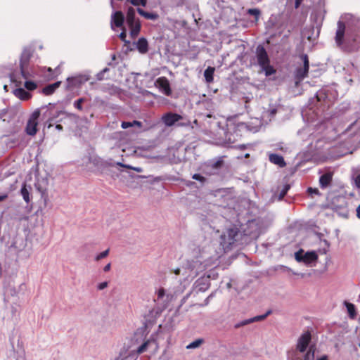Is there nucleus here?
<instances>
[{
	"label": "nucleus",
	"mask_w": 360,
	"mask_h": 360,
	"mask_svg": "<svg viewBox=\"0 0 360 360\" xmlns=\"http://www.w3.org/2000/svg\"><path fill=\"white\" fill-rule=\"evenodd\" d=\"M218 258L219 256L216 254L208 256L205 252H202L199 257L187 262L185 273L183 275L185 276L186 279H192L197 276L200 272L214 264Z\"/></svg>",
	"instance_id": "1"
},
{
	"label": "nucleus",
	"mask_w": 360,
	"mask_h": 360,
	"mask_svg": "<svg viewBox=\"0 0 360 360\" xmlns=\"http://www.w3.org/2000/svg\"><path fill=\"white\" fill-rule=\"evenodd\" d=\"M350 16L347 15L341 17L337 24L335 41L337 46L345 51L351 52L354 49L349 46V34L351 32L350 24L348 21Z\"/></svg>",
	"instance_id": "2"
},
{
	"label": "nucleus",
	"mask_w": 360,
	"mask_h": 360,
	"mask_svg": "<svg viewBox=\"0 0 360 360\" xmlns=\"http://www.w3.org/2000/svg\"><path fill=\"white\" fill-rule=\"evenodd\" d=\"M246 243L243 233L236 226L226 228L220 236V245L224 251Z\"/></svg>",
	"instance_id": "3"
},
{
	"label": "nucleus",
	"mask_w": 360,
	"mask_h": 360,
	"mask_svg": "<svg viewBox=\"0 0 360 360\" xmlns=\"http://www.w3.org/2000/svg\"><path fill=\"white\" fill-rule=\"evenodd\" d=\"M311 335L310 332L306 331L299 338L297 344V349L299 353L297 354L298 360H314V349L311 346L307 353L306 351L311 341Z\"/></svg>",
	"instance_id": "4"
},
{
	"label": "nucleus",
	"mask_w": 360,
	"mask_h": 360,
	"mask_svg": "<svg viewBox=\"0 0 360 360\" xmlns=\"http://www.w3.org/2000/svg\"><path fill=\"white\" fill-rule=\"evenodd\" d=\"M263 229L262 219H255L248 221L242 232L244 240H246L245 238L247 236H249L251 239L257 238L263 231Z\"/></svg>",
	"instance_id": "5"
},
{
	"label": "nucleus",
	"mask_w": 360,
	"mask_h": 360,
	"mask_svg": "<svg viewBox=\"0 0 360 360\" xmlns=\"http://www.w3.org/2000/svg\"><path fill=\"white\" fill-rule=\"evenodd\" d=\"M300 58L303 64L302 66L297 67L295 70V77L297 79L296 84H297L298 82L304 79L307 76L309 68V59L307 56L303 54L300 56Z\"/></svg>",
	"instance_id": "6"
},
{
	"label": "nucleus",
	"mask_w": 360,
	"mask_h": 360,
	"mask_svg": "<svg viewBox=\"0 0 360 360\" xmlns=\"http://www.w3.org/2000/svg\"><path fill=\"white\" fill-rule=\"evenodd\" d=\"M31 56L32 51L25 49L22 53L20 63L21 74L25 79H27L30 76L28 71V63Z\"/></svg>",
	"instance_id": "7"
},
{
	"label": "nucleus",
	"mask_w": 360,
	"mask_h": 360,
	"mask_svg": "<svg viewBox=\"0 0 360 360\" xmlns=\"http://www.w3.org/2000/svg\"><path fill=\"white\" fill-rule=\"evenodd\" d=\"M40 112L39 110H35L30 116L27 121V126L25 128L26 133L28 135L34 136L37 131V120L39 117Z\"/></svg>",
	"instance_id": "8"
},
{
	"label": "nucleus",
	"mask_w": 360,
	"mask_h": 360,
	"mask_svg": "<svg viewBox=\"0 0 360 360\" xmlns=\"http://www.w3.org/2000/svg\"><path fill=\"white\" fill-rule=\"evenodd\" d=\"M90 78V76L87 73L77 75L73 77H68L67 79L68 88L79 87Z\"/></svg>",
	"instance_id": "9"
},
{
	"label": "nucleus",
	"mask_w": 360,
	"mask_h": 360,
	"mask_svg": "<svg viewBox=\"0 0 360 360\" xmlns=\"http://www.w3.org/2000/svg\"><path fill=\"white\" fill-rule=\"evenodd\" d=\"M295 257L299 262H302L306 264H310L317 259L318 256L315 252H307L304 254V251L300 250L295 252Z\"/></svg>",
	"instance_id": "10"
},
{
	"label": "nucleus",
	"mask_w": 360,
	"mask_h": 360,
	"mask_svg": "<svg viewBox=\"0 0 360 360\" xmlns=\"http://www.w3.org/2000/svg\"><path fill=\"white\" fill-rule=\"evenodd\" d=\"M256 56L257 63L260 67L266 66V65L270 63L268 54L265 49L261 45L257 47Z\"/></svg>",
	"instance_id": "11"
},
{
	"label": "nucleus",
	"mask_w": 360,
	"mask_h": 360,
	"mask_svg": "<svg viewBox=\"0 0 360 360\" xmlns=\"http://www.w3.org/2000/svg\"><path fill=\"white\" fill-rule=\"evenodd\" d=\"M181 118L182 117L178 114L167 112L162 115V120L166 126L171 127L181 120Z\"/></svg>",
	"instance_id": "12"
},
{
	"label": "nucleus",
	"mask_w": 360,
	"mask_h": 360,
	"mask_svg": "<svg viewBox=\"0 0 360 360\" xmlns=\"http://www.w3.org/2000/svg\"><path fill=\"white\" fill-rule=\"evenodd\" d=\"M156 86L167 96L171 94V89L169 80L165 77H159L155 82Z\"/></svg>",
	"instance_id": "13"
},
{
	"label": "nucleus",
	"mask_w": 360,
	"mask_h": 360,
	"mask_svg": "<svg viewBox=\"0 0 360 360\" xmlns=\"http://www.w3.org/2000/svg\"><path fill=\"white\" fill-rule=\"evenodd\" d=\"M195 288L198 291L205 292L206 291L210 285V276H203L198 278L195 283Z\"/></svg>",
	"instance_id": "14"
},
{
	"label": "nucleus",
	"mask_w": 360,
	"mask_h": 360,
	"mask_svg": "<svg viewBox=\"0 0 360 360\" xmlns=\"http://www.w3.org/2000/svg\"><path fill=\"white\" fill-rule=\"evenodd\" d=\"M124 17L121 11H116L111 15V27L114 29L113 26L120 27L123 25Z\"/></svg>",
	"instance_id": "15"
},
{
	"label": "nucleus",
	"mask_w": 360,
	"mask_h": 360,
	"mask_svg": "<svg viewBox=\"0 0 360 360\" xmlns=\"http://www.w3.org/2000/svg\"><path fill=\"white\" fill-rule=\"evenodd\" d=\"M136 46L139 53L144 54L148 51V43L146 39L141 37L136 43Z\"/></svg>",
	"instance_id": "16"
},
{
	"label": "nucleus",
	"mask_w": 360,
	"mask_h": 360,
	"mask_svg": "<svg viewBox=\"0 0 360 360\" xmlns=\"http://www.w3.org/2000/svg\"><path fill=\"white\" fill-rule=\"evenodd\" d=\"M269 161L275 165H278L280 167H284L286 165L283 158L277 154H270Z\"/></svg>",
	"instance_id": "17"
},
{
	"label": "nucleus",
	"mask_w": 360,
	"mask_h": 360,
	"mask_svg": "<svg viewBox=\"0 0 360 360\" xmlns=\"http://www.w3.org/2000/svg\"><path fill=\"white\" fill-rule=\"evenodd\" d=\"M14 95L20 100L26 101L31 97V94L22 88L13 91Z\"/></svg>",
	"instance_id": "18"
},
{
	"label": "nucleus",
	"mask_w": 360,
	"mask_h": 360,
	"mask_svg": "<svg viewBox=\"0 0 360 360\" xmlns=\"http://www.w3.org/2000/svg\"><path fill=\"white\" fill-rule=\"evenodd\" d=\"M135 10L133 8H129L127 13V22L128 25H132V24L139 22V20L136 19Z\"/></svg>",
	"instance_id": "19"
},
{
	"label": "nucleus",
	"mask_w": 360,
	"mask_h": 360,
	"mask_svg": "<svg viewBox=\"0 0 360 360\" xmlns=\"http://www.w3.org/2000/svg\"><path fill=\"white\" fill-rule=\"evenodd\" d=\"M137 12L139 13V15H141V16H143L145 18L148 19V20H155L159 17L157 13H148V12L143 11L142 8H137Z\"/></svg>",
	"instance_id": "20"
},
{
	"label": "nucleus",
	"mask_w": 360,
	"mask_h": 360,
	"mask_svg": "<svg viewBox=\"0 0 360 360\" xmlns=\"http://www.w3.org/2000/svg\"><path fill=\"white\" fill-rule=\"evenodd\" d=\"M332 180V174L330 173H326L322 176H321L319 179L320 185L322 188L327 187Z\"/></svg>",
	"instance_id": "21"
},
{
	"label": "nucleus",
	"mask_w": 360,
	"mask_h": 360,
	"mask_svg": "<svg viewBox=\"0 0 360 360\" xmlns=\"http://www.w3.org/2000/svg\"><path fill=\"white\" fill-rule=\"evenodd\" d=\"M60 84V82H57L52 84H49L43 89V92L46 95H51L55 91V90L57 88L59 87Z\"/></svg>",
	"instance_id": "22"
},
{
	"label": "nucleus",
	"mask_w": 360,
	"mask_h": 360,
	"mask_svg": "<svg viewBox=\"0 0 360 360\" xmlns=\"http://www.w3.org/2000/svg\"><path fill=\"white\" fill-rule=\"evenodd\" d=\"M214 68L208 67L204 72V77L207 83H211L213 81V75L214 72Z\"/></svg>",
	"instance_id": "23"
},
{
	"label": "nucleus",
	"mask_w": 360,
	"mask_h": 360,
	"mask_svg": "<svg viewBox=\"0 0 360 360\" xmlns=\"http://www.w3.org/2000/svg\"><path fill=\"white\" fill-rule=\"evenodd\" d=\"M131 29V35L134 37H136L140 30H141V24L140 22H137L136 23L132 24V25H129Z\"/></svg>",
	"instance_id": "24"
},
{
	"label": "nucleus",
	"mask_w": 360,
	"mask_h": 360,
	"mask_svg": "<svg viewBox=\"0 0 360 360\" xmlns=\"http://www.w3.org/2000/svg\"><path fill=\"white\" fill-rule=\"evenodd\" d=\"M345 306L347 307L349 317L354 319L356 315L354 305L352 303L345 302Z\"/></svg>",
	"instance_id": "25"
},
{
	"label": "nucleus",
	"mask_w": 360,
	"mask_h": 360,
	"mask_svg": "<svg viewBox=\"0 0 360 360\" xmlns=\"http://www.w3.org/2000/svg\"><path fill=\"white\" fill-rule=\"evenodd\" d=\"M204 342V340L202 338L196 339L186 346V349H192L199 347Z\"/></svg>",
	"instance_id": "26"
},
{
	"label": "nucleus",
	"mask_w": 360,
	"mask_h": 360,
	"mask_svg": "<svg viewBox=\"0 0 360 360\" xmlns=\"http://www.w3.org/2000/svg\"><path fill=\"white\" fill-rule=\"evenodd\" d=\"M150 344V340H147V341L144 342L141 345L138 347L137 348L134 349L133 351H136V352L138 354H141V353L144 352L146 350L148 346Z\"/></svg>",
	"instance_id": "27"
},
{
	"label": "nucleus",
	"mask_w": 360,
	"mask_h": 360,
	"mask_svg": "<svg viewBox=\"0 0 360 360\" xmlns=\"http://www.w3.org/2000/svg\"><path fill=\"white\" fill-rule=\"evenodd\" d=\"M21 195L26 202H30L29 191L27 188L26 185H24L21 188Z\"/></svg>",
	"instance_id": "28"
},
{
	"label": "nucleus",
	"mask_w": 360,
	"mask_h": 360,
	"mask_svg": "<svg viewBox=\"0 0 360 360\" xmlns=\"http://www.w3.org/2000/svg\"><path fill=\"white\" fill-rule=\"evenodd\" d=\"M247 13L251 15L255 16L256 22L258 21L259 17L261 14V12L258 8H250L248 10Z\"/></svg>",
	"instance_id": "29"
},
{
	"label": "nucleus",
	"mask_w": 360,
	"mask_h": 360,
	"mask_svg": "<svg viewBox=\"0 0 360 360\" xmlns=\"http://www.w3.org/2000/svg\"><path fill=\"white\" fill-rule=\"evenodd\" d=\"M255 321H257V320L255 319V317L248 319H245V320L242 321L238 323L237 324H236L235 328H238L244 326L245 325L250 324L251 323H253Z\"/></svg>",
	"instance_id": "30"
},
{
	"label": "nucleus",
	"mask_w": 360,
	"mask_h": 360,
	"mask_svg": "<svg viewBox=\"0 0 360 360\" xmlns=\"http://www.w3.org/2000/svg\"><path fill=\"white\" fill-rule=\"evenodd\" d=\"M261 68L265 72V75L266 76H269L275 73V70L274 69L273 67L270 65V63H269L266 66H262Z\"/></svg>",
	"instance_id": "31"
},
{
	"label": "nucleus",
	"mask_w": 360,
	"mask_h": 360,
	"mask_svg": "<svg viewBox=\"0 0 360 360\" xmlns=\"http://www.w3.org/2000/svg\"><path fill=\"white\" fill-rule=\"evenodd\" d=\"M116 165L121 166L122 167H124V168L133 169L137 172H141L143 171L141 167H135L130 166L129 165L122 164L121 162H117Z\"/></svg>",
	"instance_id": "32"
},
{
	"label": "nucleus",
	"mask_w": 360,
	"mask_h": 360,
	"mask_svg": "<svg viewBox=\"0 0 360 360\" xmlns=\"http://www.w3.org/2000/svg\"><path fill=\"white\" fill-rule=\"evenodd\" d=\"M86 101L85 98H80L79 99H77V101H75L74 102V106L79 110H82V104Z\"/></svg>",
	"instance_id": "33"
},
{
	"label": "nucleus",
	"mask_w": 360,
	"mask_h": 360,
	"mask_svg": "<svg viewBox=\"0 0 360 360\" xmlns=\"http://www.w3.org/2000/svg\"><path fill=\"white\" fill-rule=\"evenodd\" d=\"M130 3L135 6H138L139 5H141L143 6H146L147 4V0H129Z\"/></svg>",
	"instance_id": "34"
},
{
	"label": "nucleus",
	"mask_w": 360,
	"mask_h": 360,
	"mask_svg": "<svg viewBox=\"0 0 360 360\" xmlns=\"http://www.w3.org/2000/svg\"><path fill=\"white\" fill-rule=\"evenodd\" d=\"M289 189H290V185H288V184L285 185L279 193L278 200H281L285 195V194L287 193V192Z\"/></svg>",
	"instance_id": "35"
},
{
	"label": "nucleus",
	"mask_w": 360,
	"mask_h": 360,
	"mask_svg": "<svg viewBox=\"0 0 360 360\" xmlns=\"http://www.w3.org/2000/svg\"><path fill=\"white\" fill-rule=\"evenodd\" d=\"M25 86L28 90H34V89H35L37 88L36 84L34 82H32V81H27V82H25Z\"/></svg>",
	"instance_id": "36"
},
{
	"label": "nucleus",
	"mask_w": 360,
	"mask_h": 360,
	"mask_svg": "<svg viewBox=\"0 0 360 360\" xmlns=\"http://www.w3.org/2000/svg\"><path fill=\"white\" fill-rule=\"evenodd\" d=\"M271 314V310H268L266 312V314H264L263 315H259V316H255V319H256L257 321H262V320L265 319Z\"/></svg>",
	"instance_id": "37"
},
{
	"label": "nucleus",
	"mask_w": 360,
	"mask_h": 360,
	"mask_svg": "<svg viewBox=\"0 0 360 360\" xmlns=\"http://www.w3.org/2000/svg\"><path fill=\"white\" fill-rule=\"evenodd\" d=\"M108 253H109V250H106L102 252H101L100 254H98L96 257V261H99L105 257H106L108 255Z\"/></svg>",
	"instance_id": "38"
},
{
	"label": "nucleus",
	"mask_w": 360,
	"mask_h": 360,
	"mask_svg": "<svg viewBox=\"0 0 360 360\" xmlns=\"http://www.w3.org/2000/svg\"><path fill=\"white\" fill-rule=\"evenodd\" d=\"M192 178L195 180L199 181L202 183H203L205 181V178L202 176H201L199 174H195L193 175Z\"/></svg>",
	"instance_id": "39"
},
{
	"label": "nucleus",
	"mask_w": 360,
	"mask_h": 360,
	"mask_svg": "<svg viewBox=\"0 0 360 360\" xmlns=\"http://www.w3.org/2000/svg\"><path fill=\"white\" fill-rule=\"evenodd\" d=\"M119 37L125 43H129L128 41L126 40L127 33L124 29H123L122 32L120 34Z\"/></svg>",
	"instance_id": "40"
},
{
	"label": "nucleus",
	"mask_w": 360,
	"mask_h": 360,
	"mask_svg": "<svg viewBox=\"0 0 360 360\" xmlns=\"http://www.w3.org/2000/svg\"><path fill=\"white\" fill-rule=\"evenodd\" d=\"M108 283L107 281L102 282V283H100L99 284H98L97 288L99 290H102L108 287Z\"/></svg>",
	"instance_id": "41"
},
{
	"label": "nucleus",
	"mask_w": 360,
	"mask_h": 360,
	"mask_svg": "<svg viewBox=\"0 0 360 360\" xmlns=\"http://www.w3.org/2000/svg\"><path fill=\"white\" fill-rule=\"evenodd\" d=\"M121 127L122 129L133 127L132 122H122Z\"/></svg>",
	"instance_id": "42"
},
{
	"label": "nucleus",
	"mask_w": 360,
	"mask_h": 360,
	"mask_svg": "<svg viewBox=\"0 0 360 360\" xmlns=\"http://www.w3.org/2000/svg\"><path fill=\"white\" fill-rule=\"evenodd\" d=\"M165 295V291L164 288H160L158 291V298L162 299Z\"/></svg>",
	"instance_id": "43"
},
{
	"label": "nucleus",
	"mask_w": 360,
	"mask_h": 360,
	"mask_svg": "<svg viewBox=\"0 0 360 360\" xmlns=\"http://www.w3.org/2000/svg\"><path fill=\"white\" fill-rule=\"evenodd\" d=\"M205 105L207 108V110H212L214 108V103L210 101H206L205 103Z\"/></svg>",
	"instance_id": "44"
},
{
	"label": "nucleus",
	"mask_w": 360,
	"mask_h": 360,
	"mask_svg": "<svg viewBox=\"0 0 360 360\" xmlns=\"http://www.w3.org/2000/svg\"><path fill=\"white\" fill-rule=\"evenodd\" d=\"M307 191L311 195H312V194L319 195V191L317 188H309Z\"/></svg>",
	"instance_id": "45"
},
{
	"label": "nucleus",
	"mask_w": 360,
	"mask_h": 360,
	"mask_svg": "<svg viewBox=\"0 0 360 360\" xmlns=\"http://www.w3.org/2000/svg\"><path fill=\"white\" fill-rule=\"evenodd\" d=\"M132 124H133V127H137L139 129L142 127V122L137 121V120L132 121Z\"/></svg>",
	"instance_id": "46"
},
{
	"label": "nucleus",
	"mask_w": 360,
	"mask_h": 360,
	"mask_svg": "<svg viewBox=\"0 0 360 360\" xmlns=\"http://www.w3.org/2000/svg\"><path fill=\"white\" fill-rule=\"evenodd\" d=\"M276 109L273 108L267 112H265V114H268L271 117H274L276 113Z\"/></svg>",
	"instance_id": "47"
},
{
	"label": "nucleus",
	"mask_w": 360,
	"mask_h": 360,
	"mask_svg": "<svg viewBox=\"0 0 360 360\" xmlns=\"http://www.w3.org/2000/svg\"><path fill=\"white\" fill-rule=\"evenodd\" d=\"M222 164V162L221 161H217V162H214L213 164H212V167L213 168H215V169H217L219 167H221Z\"/></svg>",
	"instance_id": "48"
},
{
	"label": "nucleus",
	"mask_w": 360,
	"mask_h": 360,
	"mask_svg": "<svg viewBox=\"0 0 360 360\" xmlns=\"http://www.w3.org/2000/svg\"><path fill=\"white\" fill-rule=\"evenodd\" d=\"M355 184L356 186L360 188V174L355 179Z\"/></svg>",
	"instance_id": "49"
},
{
	"label": "nucleus",
	"mask_w": 360,
	"mask_h": 360,
	"mask_svg": "<svg viewBox=\"0 0 360 360\" xmlns=\"http://www.w3.org/2000/svg\"><path fill=\"white\" fill-rule=\"evenodd\" d=\"M11 311H12V314L13 316H18V309L16 307H12V309H11Z\"/></svg>",
	"instance_id": "50"
},
{
	"label": "nucleus",
	"mask_w": 360,
	"mask_h": 360,
	"mask_svg": "<svg viewBox=\"0 0 360 360\" xmlns=\"http://www.w3.org/2000/svg\"><path fill=\"white\" fill-rule=\"evenodd\" d=\"M111 264L110 263H108L107 265H105L103 268V271L107 272L110 270Z\"/></svg>",
	"instance_id": "51"
},
{
	"label": "nucleus",
	"mask_w": 360,
	"mask_h": 360,
	"mask_svg": "<svg viewBox=\"0 0 360 360\" xmlns=\"http://www.w3.org/2000/svg\"><path fill=\"white\" fill-rule=\"evenodd\" d=\"M104 74L101 71L99 73L97 74V79L98 80H102L103 79Z\"/></svg>",
	"instance_id": "52"
},
{
	"label": "nucleus",
	"mask_w": 360,
	"mask_h": 360,
	"mask_svg": "<svg viewBox=\"0 0 360 360\" xmlns=\"http://www.w3.org/2000/svg\"><path fill=\"white\" fill-rule=\"evenodd\" d=\"M303 0H295V6L296 8H297Z\"/></svg>",
	"instance_id": "53"
},
{
	"label": "nucleus",
	"mask_w": 360,
	"mask_h": 360,
	"mask_svg": "<svg viewBox=\"0 0 360 360\" xmlns=\"http://www.w3.org/2000/svg\"><path fill=\"white\" fill-rule=\"evenodd\" d=\"M54 118L55 117H51L49 120V122H50L48 125H47V127L48 128H51L52 126H53V124L51 123L53 120H54Z\"/></svg>",
	"instance_id": "54"
},
{
	"label": "nucleus",
	"mask_w": 360,
	"mask_h": 360,
	"mask_svg": "<svg viewBox=\"0 0 360 360\" xmlns=\"http://www.w3.org/2000/svg\"><path fill=\"white\" fill-rule=\"evenodd\" d=\"M357 124V122H353L352 124H351L347 129V130H351L354 127H355L356 125Z\"/></svg>",
	"instance_id": "55"
},
{
	"label": "nucleus",
	"mask_w": 360,
	"mask_h": 360,
	"mask_svg": "<svg viewBox=\"0 0 360 360\" xmlns=\"http://www.w3.org/2000/svg\"><path fill=\"white\" fill-rule=\"evenodd\" d=\"M205 117H206V119H207V120H207V122H208V123H210L211 122L210 121V119H212V118L213 117V116H212V114L208 113V114H207V115H206Z\"/></svg>",
	"instance_id": "56"
},
{
	"label": "nucleus",
	"mask_w": 360,
	"mask_h": 360,
	"mask_svg": "<svg viewBox=\"0 0 360 360\" xmlns=\"http://www.w3.org/2000/svg\"><path fill=\"white\" fill-rule=\"evenodd\" d=\"M7 198H8L7 194L1 195H0V201H3V200H6Z\"/></svg>",
	"instance_id": "57"
},
{
	"label": "nucleus",
	"mask_w": 360,
	"mask_h": 360,
	"mask_svg": "<svg viewBox=\"0 0 360 360\" xmlns=\"http://www.w3.org/2000/svg\"><path fill=\"white\" fill-rule=\"evenodd\" d=\"M356 216L360 219V205L356 208Z\"/></svg>",
	"instance_id": "58"
},
{
	"label": "nucleus",
	"mask_w": 360,
	"mask_h": 360,
	"mask_svg": "<svg viewBox=\"0 0 360 360\" xmlns=\"http://www.w3.org/2000/svg\"><path fill=\"white\" fill-rule=\"evenodd\" d=\"M56 129L57 130H58V131H62L63 130V126L61 124H56Z\"/></svg>",
	"instance_id": "59"
},
{
	"label": "nucleus",
	"mask_w": 360,
	"mask_h": 360,
	"mask_svg": "<svg viewBox=\"0 0 360 360\" xmlns=\"http://www.w3.org/2000/svg\"><path fill=\"white\" fill-rule=\"evenodd\" d=\"M174 274L176 275H179L181 274V269H176L174 270Z\"/></svg>",
	"instance_id": "60"
},
{
	"label": "nucleus",
	"mask_w": 360,
	"mask_h": 360,
	"mask_svg": "<svg viewBox=\"0 0 360 360\" xmlns=\"http://www.w3.org/2000/svg\"><path fill=\"white\" fill-rule=\"evenodd\" d=\"M109 71V68H104L101 72L105 74V72H108Z\"/></svg>",
	"instance_id": "61"
},
{
	"label": "nucleus",
	"mask_w": 360,
	"mask_h": 360,
	"mask_svg": "<svg viewBox=\"0 0 360 360\" xmlns=\"http://www.w3.org/2000/svg\"><path fill=\"white\" fill-rule=\"evenodd\" d=\"M213 249H214V248H213L212 246H208V247H207V251H208V252H211L212 250H213Z\"/></svg>",
	"instance_id": "62"
},
{
	"label": "nucleus",
	"mask_w": 360,
	"mask_h": 360,
	"mask_svg": "<svg viewBox=\"0 0 360 360\" xmlns=\"http://www.w3.org/2000/svg\"><path fill=\"white\" fill-rule=\"evenodd\" d=\"M208 256H211V255H217L218 256V255L215 252V250H213V252H214V254H208L207 252H206L205 251H204Z\"/></svg>",
	"instance_id": "63"
},
{
	"label": "nucleus",
	"mask_w": 360,
	"mask_h": 360,
	"mask_svg": "<svg viewBox=\"0 0 360 360\" xmlns=\"http://www.w3.org/2000/svg\"><path fill=\"white\" fill-rule=\"evenodd\" d=\"M318 360H327V357L326 356H323L321 358L319 359Z\"/></svg>",
	"instance_id": "64"
}]
</instances>
